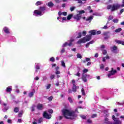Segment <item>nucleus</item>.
Returning <instances> with one entry per match:
<instances>
[{
    "label": "nucleus",
    "mask_w": 124,
    "mask_h": 124,
    "mask_svg": "<svg viewBox=\"0 0 124 124\" xmlns=\"http://www.w3.org/2000/svg\"><path fill=\"white\" fill-rule=\"evenodd\" d=\"M109 72V73L108 75V78H110L111 76H112V75H115V74L117 73V70H114L113 68H111V70Z\"/></svg>",
    "instance_id": "nucleus-5"
},
{
    "label": "nucleus",
    "mask_w": 124,
    "mask_h": 124,
    "mask_svg": "<svg viewBox=\"0 0 124 124\" xmlns=\"http://www.w3.org/2000/svg\"><path fill=\"white\" fill-rule=\"evenodd\" d=\"M74 41V39H71L69 41V43H67V42H65L62 46V47H66L67 45L70 47L72 45V43Z\"/></svg>",
    "instance_id": "nucleus-7"
},
{
    "label": "nucleus",
    "mask_w": 124,
    "mask_h": 124,
    "mask_svg": "<svg viewBox=\"0 0 124 124\" xmlns=\"http://www.w3.org/2000/svg\"><path fill=\"white\" fill-rule=\"evenodd\" d=\"M37 109L38 110H43V104L39 103L37 105Z\"/></svg>",
    "instance_id": "nucleus-13"
},
{
    "label": "nucleus",
    "mask_w": 124,
    "mask_h": 124,
    "mask_svg": "<svg viewBox=\"0 0 124 124\" xmlns=\"http://www.w3.org/2000/svg\"><path fill=\"white\" fill-rule=\"evenodd\" d=\"M112 119L114 121V123H113V122L109 121L108 122H107V124H123V122L120 120V119H119V118H116L115 115H112Z\"/></svg>",
    "instance_id": "nucleus-3"
},
{
    "label": "nucleus",
    "mask_w": 124,
    "mask_h": 124,
    "mask_svg": "<svg viewBox=\"0 0 124 124\" xmlns=\"http://www.w3.org/2000/svg\"><path fill=\"white\" fill-rule=\"evenodd\" d=\"M33 92H30L29 94V97H32L34 94V93H35V91L34 89H33Z\"/></svg>",
    "instance_id": "nucleus-21"
},
{
    "label": "nucleus",
    "mask_w": 124,
    "mask_h": 124,
    "mask_svg": "<svg viewBox=\"0 0 124 124\" xmlns=\"http://www.w3.org/2000/svg\"><path fill=\"white\" fill-rule=\"evenodd\" d=\"M108 33H109V32H104L103 33V35L105 36L104 38L105 40L110 38V35H108Z\"/></svg>",
    "instance_id": "nucleus-10"
},
{
    "label": "nucleus",
    "mask_w": 124,
    "mask_h": 124,
    "mask_svg": "<svg viewBox=\"0 0 124 124\" xmlns=\"http://www.w3.org/2000/svg\"><path fill=\"white\" fill-rule=\"evenodd\" d=\"M62 15H63V16H66V15H67V13L66 12H63L62 13Z\"/></svg>",
    "instance_id": "nucleus-53"
},
{
    "label": "nucleus",
    "mask_w": 124,
    "mask_h": 124,
    "mask_svg": "<svg viewBox=\"0 0 124 124\" xmlns=\"http://www.w3.org/2000/svg\"><path fill=\"white\" fill-rule=\"evenodd\" d=\"M35 107V106H33L31 107V111H32V112H34V111L35 110V109H34Z\"/></svg>",
    "instance_id": "nucleus-52"
},
{
    "label": "nucleus",
    "mask_w": 124,
    "mask_h": 124,
    "mask_svg": "<svg viewBox=\"0 0 124 124\" xmlns=\"http://www.w3.org/2000/svg\"><path fill=\"white\" fill-rule=\"evenodd\" d=\"M82 95H86V93H85V89H84V88H82L81 89V91Z\"/></svg>",
    "instance_id": "nucleus-31"
},
{
    "label": "nucleus",
    "mask_w": 124,
    "mask_h": 124,
    "mask_svg": "<svg viewBox=\"0 0 124 124\" xmlns=\"http://www.w3.org/2000/svg\"><path fill=\"white\" fill-rule=\"evenodd\" d=\"M53 98H54V97H53V96H51L48 97V99L49 101H52V100H53Z\"/></svg>",
    "instance_id": "nucleus-38"
},
{
    "label": "nucleus",
    "mask_w": 124,
    "mask_h": 124,
    "mask_svg": "<svg viewBox=\"0 0 124 124\" xmlns=\"http://www.w3.org/2000/svg\"><path fill=\"white\" fill-rule=\"evenodd\" d=\"M78 36L77 37V38H81L82 37V33L79 32L78 33Z\"/></svg>",
    "instance_id": "nucleus-29"
},
{
    "label": "nucleus",
    "mask_w": 124,
    "mask_h": 124,
    "mask_svg": "<svg viewBox=\"0 0 124 124\" xmlns=\"http://www.w3.org/2000/svg\"><path fill=\"white\" fill-rule=\"evenodd\" d=\"M14 112L15 113H18L19 112V108L18 107H16L14 109Z\"/></svg>",
    "instance_id": "nucleus-24"
},
{
    "label": "nucleus",
    "mask_w": 124,
    "mask_h": 124,
    "mask_svg": "<svg viewBox=\"0 0 124 124\" xmlns=\"http://www.w3.org/2000/svg\"><path fill=\"white\" fill-rule=\"evenodd\" d=\"M3 31L5 33H7V34H8V33H10V31H9V29L7 27H4L3 29Z\"/></svg>",
    "instance_id": "nucleus-11"
},
{
    "label": "nucleus",
    "mask_w": 124,
    "mask_h": 124,
    "mask_svg": "<svg viewBox=\"0 0 124 124\" xmlns=\"http://www.w3.org/2000/svg\"><path fill=\"white\" fill-rule=\"evenodd\" d=\"M93 16H91L88 17H87L86 19V21L87 22H89V23H91L92 22V20H93Z\"/></svg>",
    "instance_id": "nucleus-16"
},
{
    "label": "nucleus",
    "mask_w": 124,
    "mask_h": 124,
    "mask_svg": "<svg viewBox=\"0 0 124 124\" xmlns=\"http://www.w3.org/2000/svg\"><path fill=\"white\" fill-rule=\"evenodd\" d=\"M73 16V15H72V14L69 15L67 16V19L68 20H70L71 19V18H72Z\"/></svg>",
    "instance_id": "nucleus-25"
},
{
    "label": "nucleus",
    "mask_w": 124,
    "mask_h": 124,
    "mask_svg": "<svg viewBox=\"0 0 124 124\" xmlns=\"http://www.w3.org/2000/svg\"><path fill=\"white\" fill-rule=\"evenodd\" d=\"M77 57L78 59H82V55L80 53H78L77 55Z\"/></svg>",
    "instance_id": "nucleus-30"
},
{
    "label": "nucleus",
    "mask_w": 124,
    "mask_h": 124,
    "mask_svg": "<svg viewBox=\"0 0 124 124\" xmlns=\"http://www.w3.org/2000/svg\"><path fill=\"white\" fill-rule=\"evenodd\" d=\"M103 68H104V65L103 64H101L100 66V69H103Z\"/></svg>",
    "instance_id": "nucleus-57"
},
{
    "label": "nucleus",
    "mask_w": 124,
    "mask_h": 124,
    "mask_svg": "<svg viewBox=\"0 0 124 124\" xmlns=\"http://www.w3.org/2000/svg\"><path fill=\"white\" fill-rule=\"evenodd\" d=\"M82 71L83 73L85 74L89 71V70L88 69H84Z\"/></svg>",
    "instance_id": "nucleus-37"
},
{
    "label": "nucleus",
    "mask_w": 124,
    "mask_h": 124,
    "mask_svg": "<svg viewBox=\"0 0 124 124\" xmlns=\"http://www.w3.org/2000/svg\"><path fill=\"white\" fill-rule=\"evenodd\" d=\"M51 88V84H48L46 87V90H49Z\"/></svg>",
    "instance_id": "nucleus-46"
},
{
    "label": "nucleus",
    "mask_w": 124,
    "mask_h": 124,
    "mask_svg": "<svg viewBox=\"0 0 124 124\" xmlns=\"http://www.w3.org/2000/svg\"><path fill=\"white\" fill-rule=\"evenodd\" d=\"M97 117V114H93L92 115L91 118H96Z\"/></svg>",
    "instance_id": "nucleus-42"
},
{
    "label": "nucleus",
    "mask_w": 124,
    "mask_h": 124,
    "mask_svg": "<svg viewBox=\"0 0 124 124\" xmlns=\"http://www.w3.org/2000/svg\"><path fill=\"white\" fill-rule=\"evenodd\" d=\"M39 10L42 13V12H43V11H45V10H46V7L41 6L39 7Z\"/></svg>",
    "instance_id": "nucleus-18"
},
{
    "label": "nucleus",
    "mask_w": 124,
    "mask_h": 124,
    "mask_svg": "<svg viewBox=\"0 0 124 124\" xmlns=\"http://www.w3.org/2000/svg\"><path fill=\"white\" fill-rule=\"evenodd\" d=\"M86 39V41H90V40H91V39H92V35L91 34L89 35H87L86 36V37H85Z\"/></svg>",
    "instance_id": "nucleus-17"
},
{
    "label": "nucleus",
    "mask_w": 124,
    "mask_h": 124,
    "mask_svg": "<svg viewBox=\"0 0 124 124\" xmlns=\"http://www.w3.org/2000/svg\"><path fill=\"white\" fill-rule=\"evenodd\" d=\"M72 91L74 92V93L77 92V86H76V85H73Z\"/></svg>",
    "instance_id": "nucleus-22"
},
{
    "label": "nucleus",
    "mask_w": 124,
    "mask_h": 124,
    "mask_svg": "<svg viewBox=\"0 0 124 124\" xmlns=\"http://www.w3.org/2000/svg\"><path fill=\"white\" fill-rule=\"evenodd\" d=\"M82 34L84 36H85L86 35V34H87V31H82Z\"/></svg>",
    "instance_id": "nucleus-51"
},
{
    "label": "nucleus",
    "mask_w": 124,
    "mask_h": 124,
    "mask_svg": "<svg viewBox=\"0 0 124 124\" xmlns=\"http://www.w3.org/2000/svg\"><path fill=\"white\" fill-rule=\"evenodd\" d=\"M86 42H87V40L86 39V37H84L78 41L77 44H81V43H86Z\"/></svg>",
    "instance_id": "nucleus-9"
},
{
    "label": "nucleus",
    "mask_w": 124,
    "mask_h": 124,
    "mask_svg": "<svg viewBox=\"0 0 124 124\" xmlns=\"http://www.w3.org/2000/svg\"><path fill=\"white\" fill-rule=\"evenodd\" d=\"M101 33V31H97L96 30V34L98 35V34H100Z\"/></svg>",
    "instance_id": "nucleus-45"
},
{
    "label": "nucleus",
    "mask_w": 124,
    "mask_h": 124,
    "mask_svg": "<svg viewBox=\"0 0 124 124\" xmlns=\"http://www.w3.org/2000/svg\"><path fill=\"white\" fill-rule=\"evenodd\" d=\"M102 53H103V55H107V50H104L103 51V52H102Z\"/></svg>",
    "instance_id": "nucleus-43"
},
{
    "label": "nucleus",
    "mask_w": 124,
    "mask_h": 124,
    "mask_svg": "<svg viewBox=\"0 0 124 124\" xmlns=\"http://www.w3.org/2000/svg\"><path fill=\"white\" fill-rule=\"evenodd\" d=\"M47 5L49 7H50V8L53 7V6H54V3H53L52 1H50L48 3Z\"/></svg>",
    "instance_id": "nucleus-23"
},
{
    "label": "nucleus",
    "mask_w": 124,
    "mask_h": 124,
    "mask_svg": "<svg viewBox=\"0 0 124 124\" xmlns=\"http://www.w3.org/2000/svg\"><path fill=\"white\" fill-rule=\"evenodd\" d=\"M78 13H79V14H80L81 15V14H84V13H85V11L81 10V11H79L78 12Z\"/></svg>",
    "instance_id": "nucleus-35"
},
{
    "label": "nucleus",
    "mask_w": 124,
    "mask_h": 124,
    "mask_svg": "<svg viewBox=\"0 0 124 124\" xmlns=\"http://www.w3.org/2000/svg\"><path fill=\"white\" fill-rule=\"evenodd\" d=\"M43 117L45 119H46L47 120H50L51 118H52V115L49 114L47 113V111H45L43 114Z\"/></svg>",
    "instance_id": "nucleus-4"
},
{
    "label": "nucleus",
    "mask_w": 124,
    "mask_h": 124,
    "mask_svg": "<svg viewBox=\"0 0 124 124\" xmlns=\"http://www.w3.org/2000/svg\"><path fill=\"white\" fill-rule=\"evenodd\" d=\"M89 33L90 34V35H96V30H93L89 31Z\"/></svg>",
    "instance_id": "nucleus-14"
},
{
    "label": "nucleus",
    "mask_w": 124,
    "mask_h": 124,
    "mask_svg": "<svg viewBox=\"0 0 124 124\" xmlns=\"http://www.w3.org/2000/svg\"><path fill=\"white\" fill-rule=\"evenodd\" d=\"M73 18L74 19H75V20H76L77 21H80V20H81V18H82V15L78 14L74 16Z\"/></svg>",
    "instance_id": "nucleus-8"
},
{
    "label": "nucleus",
    "mask_w": 124,
    "mask_h": 124,
    "mask_svg": "<svg viewBox=\"0 0 124 124\" xmlns=\"http://www.w3.org/2000/svg\"><path fill=\"white\" fill-rule=\"evenodd\" d=\"M50 62H55V58H54V57L50 58Z\"/></svg>",
    "instance_id": "nucleus-40"
},
{
    "label": "nucleus",
    "mask_w": 124,
    "mask_h": 124,
    "mask_svg": "<svg viewBox=\"0 0 124 124\" xmlns=\"http://www.w3.org/2000/svg\"><path fill=\"white\" fill-rule=\"evenodd\" d=\"M74 9H75V7L74 6L71 7L70 9L71 12L74 11Z\"/></svg>",
    "instance_id": "nucleus-50"
},
{
    "label": "nucleus",
    "mask_w": 124,
    "mask_h": 124,
    "mask_svg": "<svg viewBox=\"0 0 124 124\" xmlns=\"http://www.w3.org/2000/svg\"><path fill=\"white\" fill-rule=\"evenodd\" d=\"M113 23H118L119 22V19L116 18L113 20Z\"/></svg>",
    "instance_id": "nucleus-36"
},
{
    "label": "nucleus",
    "mask_w": 124,
    "mask_h": 124,
    "mask_svg": "<svg viewBox=\"0 0 124 124\" xmlns=\"http://www.w3.org/2000/svg\"><path fill=\"white\" fill-rule=\"evenodd\" d=\"M56 72H55V74H56V75H58V74H60L61 73V72H60L59 71H56Z\"/></svg>",
    "instance_id": "nucleus-59"
},
{
    "label": "nucleus",
    "mask_w": 124,
    "mask_h": 124,
    "mask_svg": "<svg viewBox=\"0 0 124 124\" xmlns=\"http://www.w3.org/2000/svg\"><path fill=\"white\" fill-rule=\"evenodd\" d=\"M63 116L68 120H74V118L77 117L75 111H70L67 109H63L62 111Z\"/></svg>",
    "instance_id": "nucleus-1"
},
{
    "label": "nucleus",
    "mask_w": 124,
    "mask_h": 124,
    "mask_svg": "<svg viewBox=\"0 0 124 124\" xmlns=\"http://www.w3.org/2000/svg\"><path fill=\"white\" fill-rule=\"evenodd\" d=\"M75 83H76L75 80L73 79L72 80V84L73 86H76V85H75Z\"/></svg>",
    "instance_id": "nucleus-44"
},
{
    "label": "nucleus",
    "mask_w": 124,
    "mask_h": 124,
    "mask_svg": "<svg viewBox=\"0 0 124 124\" xmlns=\"http://www.w3.org/2000/svg\"><path fill=\"white\" fill-rule=\"evenodd\" d=\"M108 122H109V119H108V118H107V117L105 118L104 124H107V123H108Z\"/></svg>",
    "instance_id": "nucleus-27"
},
{
    "label": "nucleus",
    "mask_w": 124,
    "mask_h": 124,
    "mask_svg": "<svg viewBox=\"0 0 124 124\" xmlns=\"http://www.w3.org/2000/svg\"><path fill=\"white\" fill-rule=\"evenodd\" d=\"M111 49L112 51V52H114V53H118L117 51V50H118V46H113V47H111Z\"/></svg>",
    "instance_id": "nucleus-15"
},
{
    "label": "nucleus",
    "mask_w": 124,
    "mask_h": 124,
    "mask_svg": "<svg viewBox=\"0 0 124 124\" xmlns=\"http://www.w3.org/2000/svg\"><path fill=\"white\" fill-rule=\"evenodd\" d=\"M87 123H88V124H92L93 123V121L91 119H88Z\"/></svg>",
    "instance_id": "nucleus-49"
},
{
    "label": "nucleus",
    "mask_w": 124,
    "mask_h": 124,
    "mask_svg": "<svg viewBox=\"0 0 124 124\" xmlns=\"http://www.w3.org/2000/svg\"><path fill=\"white\" fill-rule=\"evenodd\" d=\"M87 77H90V75L82 73L81 79L85 83L87 82Z\"/></svg>",
    "instance_id": "nucleus-6"
},
{
    "label": "nucleus",
    "mask_w": 124,
    "mask_h": 124,
    "mask_svg": "<svg viewBox=\"0 0 124 124\" xmlns=\"http://www.w3.org/2000/svg\"><path fill=\"white\" fill-rule=\"evenodd\" d=\"M61 64H62V66H63V67H66V66H65V63L64 62V61H62L61 62Z\"/></svg>",
    "instance_id": "nucleus-28"
},
{
    "label": "nucleus",
    "mask_w": 124,
    "mask_h": 124,
    "mask_svg": "<svg viewBox=\"0 0 124 124\" xmlns=\"http://www.w3.org/2000/svg\"><path fill=\"white\" fill-rule=\"evenodd\" d=\"M12 91V87L8 86L6 90V92L7 93H10V92Z\"/></svg>",
    "instance_id": "nucleus-20"
},
{
    "label": "nucleus",
    "mask_w": 124,
    "mask_h": 124,
    "mask_svg": "<svg viewBox=\"0 0 124 124\" xmlns=\"http://www.w3.org/2000/svg\"><path fill=\"white\" fill-rule=\"evenodd\" d=\"M76 76H78V77H80V72L78 71V73H77V74L76 75Z\"/></svg>",
    "instance_id": "nucleus-55"
},
{
    "label": "nucleus",
    "mask_w": 124,
    "mask_h": 124,
    "mask_svg": "<svg viewBox=\"0 0 124 124\" xmlns=\"http://www.w3.org/2000/svg\"><path fill=\"white\" fill-rule=\"evenodd\" d=\"M53 109H50L48 110V113H50V114H53Z\"/></svg>",
    "instance_id": "nucleus-48"
},
{
    "label": "nucleus",
    "mask_w": 124,
    "mask_h": 124,
    "mask_svg": "<svg viewBox=\"0 0 124 124\" xmlns=\"http://www.w3.org/2000/svg\"><path fill=\"white\" fill-rule=\"evenodd\" d=\"M50 78L51 80H53V79L55 78V75H51V76L50 77Z\"/></svg>",
    "instance_id": "nucleus-47"
},
{
    "label": "nucleus",
    "mask_w": 124,
    "mask_h": 124,
    "mask_svg": "<svg viewBox=\"0 0 124 124\" xmlns=\"http://www.w3.org/2000/svg\"><path fill=\"white\" fill-rule=\"evenodd\" d=\"M80 117L83 120H86L87 119V117L85 115H80Z\"/></svg>",
    "instance_id": "nucleus-41"
},
{
    "label": "nucleus",
    "mask_w": 124,
    "mask_h": 124,
    "mask_svg": "<svg viewBox=\"0 0 124 124\" xmlns=\"http://www.w3.org/2000/svg\"><path fill=\"white\" fill-rule=\"evenodd\" d=\"M78 3H80V4H83L84 3L82 0H78Z\"/></svg>",
    "instance_id": "nucleus-58"
},
{
    "label": "nucleus",
    "mask_w": 124,
    "mask_h": 124,
    "mask_svg": "<svg viewBox=\"0 0 124 124\" xmlns=\"http://www.w3.org/2000/svg\"><path fill=\"white\" fill-rule=\"evenodd\" d=\"M121 7H124V0L123 1V4L122 5L120 4Z\"/></svg>",
    "instance_id": "nucleus-63"
},
{
    "label": "nucleus",
    "mask_w": 124,
    "mask_h": 124,
    "mask_svg": "<svg viewBox=\"0 0 124 124\" xmlns=\"http://www.w3.org/2000/svg\"><path fill=\"white\" fill-rule=\"evenodd\" d=\"M35 68L36 69L39 70L40 69V67L39 65H36Z\"/></svg>",
    "instance_id": "nucleus-62"
},
{
    "label": "nucleus",
    "mask_w": 124,
    "mask_h": 124,
    "mask_svg": "<svg viewBox=\"0 0 124 124\" xmlns=\"http://www.w3.org/2000/svg\"><path fill=\"white\" fill-rule=\"evenodd\" d=\"M23 113H24V111L23 110H21L20 112L18 113V116L19 118H21L22 115H23Z\"/></svg>",
    "instance_id": "nucleus-26"
},
{
    "label": "nucleus",
    "mask_w": 124,
    "mask_h": 124,
    "mask_svg": "<svg viewBox=\"0 0 124 124\" xmlns=\"http://www.w3.org/2000/svg\"><path fill=\"white\" fill-rule=\"evenodd\" d=\"M65 51V49L64 48H62V50H61V53L62 54L63 53V52Z\"/></svg>",
    "instance_id": "nucleus-64"
},
{
    "label": "nucleus",
    "mask_w": 124,
    "mask_h": 124,
    "mask_svg": "<svg viewBox=\"0 0 124 124\" xmlns=\"http://www.w3.org/2000/svg\"><path fill=\"white\" fill-rule=\"evenodd\" d=\"M115 42L117 43V44H121L122 45H124V41H121L120 40H116Z\"/></svg>",
    "instance_id": "nucleus-19"
},
{
    "label": "nucleus",
    "mask_w": 124,
    "mask_h": 124,
    "mask_svg": "<svg viewBox=\"0 0 124 124\" xmlns=\"http://www.w3.org/2000/svg\"><path fill=\"white\" fill-rule=\"evenodd\" d=\"M108 20H113V16H110L108 17Z\"/></svg>",
    "instance_id": "nucleus-60"
},
{
    "label": "nucleus",
    "mask_w": 124,
    "mask_h": 124,
    "mask_svg": "<svg viewBox=\"0 0 124 124\" xmlns=\"http://www.w3.org/2000/svg\"><path fill=\"white\" fill-rule=\"evenodd\" d=\"M43 122V118H40L38 120V124H41Z\"/></svg>",
    "instance_id": "nucleus-32"
},
{
    "label": "nucleus",
    "mask_w": 124,
    "mask_h": 124,
    "mask_svg": "<svg viewBox=\"0 0 124 124\" xmlns=\"http://www.w3.org/2000/svg\"><path fill=\"white\" fill-rule=\"evenodd\" d=\"M68 99V101H69L70 103H72V102H73V101H72V99H71V97H69Z\"/></svg>",
    "instance_id": "nucleus-39"
},
{
    "label": "nucleus",
    "mask_w": 124,
    "mask_h": 124,
    "mask_svg": "<svg viewBox=\"0 0 124 124\" xmlns=\"http://www.w3.org/2000/svg\"><path fill=\"white\" fill-rule=\"evenodd\" d=\"M86 62H90L91 61V59L90 58H86Z\"/></svg>",
    "instance_id": "nucleus-61"
},
{
    "label": "nucleus",
    "mask_w": 124,
    "mask_h": 124,
    "mask_svg": "<svg viewBox=\"0 0 124 124\" xmlns=\"http://www.w3.org/2000/svg\"><path fill=\"white\" fill-rule=\"evenodd\" d=\"M115 32H120L122 31V28H118L115 31Z\"/></svg>",
    "instance_id": "nucleus-33"
},
{
    "label": "nucleus",
    "mask_w": 124,
    "mask_h": 124,
    "mask_svg": "<svg viewBox=\"0 0 124 124\" xmlns=\"http://www.w3.org/2000/svg\"><path fill=\"white\" fill-rule=\"evenodd\" d=\"M102 29H103L104 30H107V29H108V26H107V25H105L102 28Z\"/></svg>",
    "instance_id": "nucleus-56"
},
{
    "label": "nucleus",
    "mask_w": 124,
    "mask_h": 124,
    "mask_svg": "<svg viewBox=\"0 0 124 124\" xmlns=\"http://www.w3.org/2000/svg\"><path fill=\"white\" fill-rule=\"evenodd\" d=\"M34 14H36V15L42 16V13L39 10H35L34 11Z\"/></svg>",
    "instance_id": "nucleus-12"
},
{
    "label": "nucleus",
    "mask_w": 124,
    "mask_h": 124,
    "mask_svg": "<svg viewBox=\"0 0 124 124\" xmlns=\"http://www.w3.org/2000/svg\"><path fill=\"white\" fill-rule=\"evenodd\" d=\"M107 9H111V12H114L121 8V4L119 3L108 5L107 7Z\"/></svg>",
    "instance_id": "nucleus-2"
},
{
    "label": "nucleus",
    "mask_w": 124,
    "mask_h": 124,
    "mask_svg": "<svg viewBox=\"0 0 124 124\" xmlns=\"http://www.w3.org/2000/svg\"><path fill=\"white\" fill-rule=\"evenodd\" d=\"M40 4H42V2H41V1H38L36 3V5H37V6H38V5H40Z\"/></svg>",
    "instance_id": "nucleus-34"
},
{
    "label": "nucleus",
    "mask_w": 124,
    "mask_h": 124,
    "mask_svg": "<svg viewBox=\"0 0 124 124\" xmlns=\"http://www.w3.org/2000/svg\"><path fill=\"white\" fill-rule=\"evenodd\" d=\"M88 43H89V45H90V44H93V43H94V41L92 40V41L89 42Z\"/></svg>",
    "instance_id": "nucleus-54"
}]
</instances>
